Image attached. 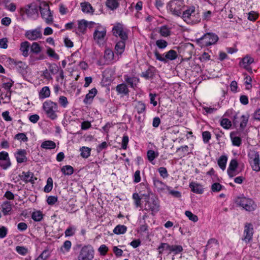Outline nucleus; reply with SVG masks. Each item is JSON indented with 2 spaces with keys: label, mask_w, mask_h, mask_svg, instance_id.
Instances as JSON below:
<instances>
[{
  "label": "nucleus",
  "mask_w": 260,
  "mask_h": 260,
  "mask_svg": "<svg viewBox=\"0 0 260 260\" xmlns=\"http://www.w3.org/2000/svg\"><path fill=\"white\" fill-rule=\"evenodd\" d=\"M141 192L142 191H139L141 196L144 197V210L150 212L152 216L155 215L160 209L158 197L151 190L148 191L147 193L141 194Z\"/></svg>",
  "instance_id": "f257e3e1"
},
{
  "label": "nucleus",
  "mask_w": 260,
  "mask_h": 260,
  "mask_svg": "<svg viewBox=\"0 0 260 260\" xmlns=\"http://www.w3.org/2000/svg\"><path fill=\"white\" fill-rule=\"evenodd\" d=\"M30 54L29 60V62L32 64H34L37 61L43 60L45 58V56L43 54Z\"/></svg>",
  "instance_id": "72a5a7b5"
},
{
  "label": "nucleus",
  "mask_w": 260,
  "mask_h": 260,
  "mask_svg": "<svg viewBox=\"0 0 260 260\" xmlns=\"http://www.w3.org/2000/svg\"><path fill=\"white\" fill-rule=\"evenodd\" d=\"M151 179L153 185L156 188L158 192H163L166 189L170 190V186L160 180L156 174L152 175Z\"/></svg>",
  "instance_id": "f8f14e48"
},
{
  "label": "nucleus",
  "mask_w": 260,
  "mask_h": 260,
  "mask_svg": "<svg viewBox=\"0 0 260 260\" xmlns=\"http://www.w3.org/2000/svg\"><path fill=\"white\" fill-rule=\"evenodd\" d=\"M115 90L117 95H120L121 97L128 96L130 92L126 84L125 83L118 84L115 87Z\"/></svg>",
  "instance_id": "2eb2a0df"
},
{
  "label": "nucleus",
  "mask_w": 260,
  "mask_h": 260,
  "mask_svg": "<svg viewBox=\"0 0 260 260\" xmlns=\"http://www.w3.org/2000/svg\"><path fill=\"white\" fill-rule=\"evenodd\" d=\"M106 35V29L103 28L101 31L95 29L93 33V39L95 41L103 40L105 37Z\"/></svg>",
  "instance_id": "cd10ccee"
},
{
  "label": "nucleus",
  "mask_w": 260,
  "mask_h": 260,
  "mask_svg": "<svg viewBox=\"0 0 260 260\" xmlns=\"http://www.w3.org/2000/svg\"><path fill=\"white\" fill-rule=\"evenodd\" d=\"M27 151L25 149L17 150V163L21 164L27 161Z\"/></svg>",
  "instance_id": "393cba45"
},
{
  "label": "nucleus",
  "mask_w": 260,
  "mask_h": 260,
  "mask_svg": "<svg viewBox=\"0 0 260 260\" xmlns=\"http://www.w3.org/2000/svg\"><path fill=\"white\" fill-rule=\"evenodd\" d=\"M91 149L85 146H83L80 148L81 152L80 155L83 158H87L91 154Z\"/></svg>",
  "instance_id": "ea45409f"
},
{
  "label": "nucleus",
  "mask_w": 260,
  "mask_h": 260,
  "mask_svg": "<svg viewBox=\"0 0 260 260\" xmlns=\"http://www.w3.org/2000/svg\"><path fill=\"white\" fill-rule=\"evenodd\" d=\"M126 41L120 40L116 43L115 46V51L117 55H120L123 53L125 48Z\"/></svg>",
  "instance_id": "b1692460"
},
{
  "label": "nucleus",
  "mask_w": 260,
  "mask_h": 260,
  "mask_svg": "<svg viewBox=\"0 0 260 260\" xmlns=\"http://www.w3.org/2000/svg\"><path fill=\"white\" fill-rule=\"evenodd\" d=\"M78 30L82 34H84L86 32V28L87 27V21L82 19L78 21Z\"/></svg>",
  "instance_id": "473e14b6"
},
{
  "label": "nucleus",
  "mask_w": 260,
  "mask_h": 260,
  "mask_svg": "<svg viewBox=\"0 0 260 260\" xmlns=\"http://www.w3.org/2000/svg\"><path fill=\"white\" fill-rule=\"evenodd\" d=\"M183 250V247L180 245H172L171 247L170 253H173L176 255L180 253Z\"/></svg>",
  "instance_id": "de8ad7c7"
},
{
  "label": "nucleus",
  "mask_w": 260,
  "mask_h": 260,
  "mask_svg": "<svg viewBox=\"0 0 260 260\" xmlns=\"http://www.w3.org/2000/svg\"><path fill=\"white\" fill-rule=\"evenodd\" d=\"M156 73V69L155 67L150 66L145 72L142 73L141 76L146 80L153 79Z\"/></svg>",
  "instance_id": "f3484780"
},
{
  "label": "nucleus",
  "mask_w": 260,
  "mask_h": 260,
  "mask_svg": "<svg viewBox=\"0 0 260 260\" xmlns=\"http://www.w3.org/2000/svg\"><path fill=\"white\" fill-rule=\"evenodd\" d=\"M44 216V215L40 210H35L32 212L31 215V218L35 222L41 221Z\"/></svg>",
  "instance_id": "f704fd0d"
},
{
  "label": "nucleus",
  "mask_w": 260,
  "mask_h": 260,
  "mask_svg": "<svg viewBox=\"0 0 260 260\" xmlns=\"http://www.w3.org/2000/svg\"><path fill=\"white\" fill-rule=\"evenodd\" d=\"M220 125L224 129H229L232 126V123L229 119L225 118L221 120Z\"/></svg>",
  "instance_id": "4d7b16f0"
},
{
  "label": "nucleus",
  "mask_w": 260,
  "mask_h": 260,
  "mask_svg": "<svg viewBox=\"0 0 260 260\" xmlns=\"http://www.w3.org/2000/svg\"><path fill=\"white\" fill-rule=\"evenodd\" d=\"M58 102L63 108H66L69 104L67 98L64 96H60L59 98Z\"/></svg>",
  "instance_id": "774afa93"
},
{
  "label": "nucleus",
  "mask_w": 260,
  "mask_h": 260,
  "mask_svg": "<svg viewBox=\"0 0 260 260\" xmlns=\"http://www.w3.org/2000/svg\"><path fill=\"white\" fill-rule=\"evenodd\" d=\"M171 247V245H169L168 243L161 242L157 248V250L160 255H161L165 251L170 253Z\"/></svg>",
  "instance_id": "c85d7f7f"
},
{
  "label": "nucleus",
  "mask_w": 260,
  "mask_h": 260,
  "mask_svg": "<svg viewBox=\"0 0 260 260\" xmlns=\"http://www.w3.org/2000/svg\"><path fill=\"white\" fill-rule=\"evenodd\" d=\"M168 42L163 39H159L156 41V45L160 49H164L168 46Z\"/></svg>",
  "instance_id": "13d9d810"
},
{
  "label": "nucleus",
  "mask_w": 260,
  "mask_h": 260,
  "mask_svg": "<svg viewBox=\"0 0 260 260\" xmlns=\"http://www.w3.org/2000/svg\"><path fill=\"white\" fill-rule=\"evenodd\" d=\"M191 191L197 194H202L204 192V188L202 185L199 183L191 182L189 185Z\"/></svg>",
  "instance_id": "4be33fe9"
},
{
  "label": "nucleus",
  "mask_w": 260,
  "mask_h": 260,
  "mask_svg": "<svg viewBox=\"0 0 260 260\" xmlns=\"http://www.w3.org/2000/svg\"><path fill=\"white\" fill-rule=\"evenodd\" d=\"M235 203L247 211H252L256 207L254 201L245 197H238L235 200Z\"/></svg>",
  "instance_id": "423d86ee"
},
{
  "label": "nucleus",
  "mask_w": 260,
  "mask_h": 260,
  "mask_svg": "<svg viewBox=\"0 0 260 260\" xmlns=\"http://www.w3.org/2000/svg\"><path fill=\"white\" fill-rule=\"evenodd\" d=\"M27 66L25 63L22 61H17V72H18L22 76L26 73V69Z\"/></svg>",
  "instance_id": "c03bdc74"
},
{
  "label": "nucleus",
  "mask_w": 260,
  "mask_h": 260,
  "mask_svg": "<svg viewBox=\"0 0 260 260\" xmlns=\"http://www.w3.org/2000/svg\"><path fill=\"white\" fill-rule=\"evenodd\" d=\"M158 172L160 176L164 179L167 178L169 176L167 170L165 167H161L159 168L158 169Z\"/></svg>",
  "instance_id": "e2e57ef3"
},
{
  "label": "nucleus",
  "mask_w": 260,
  "mask_h": 260,
  "mask_svg": "<svg viewBox=\"0 0 260 260\" xmlns=\"http://www.w3.org/2000/svg\"><path fill=\"white\" fill-rule=\"evenodd\" d=\"M112 34L116 37H119L120 40L126 41L128 39L127 32L124 29L123 25L116 22L112 28Z\"/></svg>",
  "instance_id": "1a4fd4ad"
},
{
  "label": "nucleus",
  "mask_w": 260,
  "mask_h": 260,
  "mask_svg": "<svg viewBox=\"0 0 260 260\" xmlns=\"http://www.w3.org/2000/svg\"><path fill=\"white\" fill-rule=\"evenodd\" d=\"M19 13L23 20L25 19V15L27 17L35 19L39 15L38 7L34 4L28 5L24 8H21Z\"/></svg>",
  "instance_id": "20e7f679"
},
{
  "label": "nucleus",
  "mask_w": 260,
  "mask_h": 260,
  "mask_svg": "<svg viewBox=\"0 0 260 260\" xmlns=\"http://www.w3.org/2000/svg\"><path fill=\"white\" fill-rule=\"evenodd\" d=\"M154 55L157 60L165 63H167L168 60L176 59L178 56L177 52L174 50H170L167 52L165 53V57H162L156 50L154 51Z\"/></svg>",
  "instance_id": "9d476101"
},
{
  "label": "nucleus",
  "mask_w": 260,
  "mask_h": 260,
  "mask_svg": "<svg viewBox=\"0 0 260 260\" xmlns=\"http://www.w3.org/2000/svg\"><path fill=\"white\" fill-rule=\"evenodd\" d=\"M82 11L84 13H89L93 12V9L91 4L88 2H84L81 3Z\"/></svg>",
  "instance_id": "58836bf2"
},
{
  "label": "nucleus",
  "mask_w": 260,
  "mask_h": 260,
  "mask_svg": "<svg viewBox=\"0 0 260 260\" xmlns=\"http://www.w3.org/2000/svg\"><path fill=\"white\" fill-rule=\"evenodd\" d=\"M249 162L253 171H260V156L259 152L252 150L248 154Z\"/></svg>",
  "instance_id": "6e6552de"
},
{
  "label": "nucleus",
  "mask_w": 260,
  "mask_h": 260,
  "mask_svg": "<svg viewBox=\"0 0 260 260\" xmlns=\"http://www.w3.org/2000/svg\"><path fill=\"white\" fill-rule=\"evenodd\" d=\"M135 109L138 114H141L145 112L146 105L142 101H138L135 106Z\"/></svg>",
  "instance_id": "a18cd8bd"
},
{
  "label": "nucleus",
  "mask_w": 260,
  "mask_h": 260,
  "mask_svg": "<svg viewBox=\"0 0 260 260\" xmlns=\"http://www.w3.org/2000/svg\"><path fill=\"white\" fill-rule=\"evenodd\" d=\"M185 215L189 218V219L193 222H197L198 221V217L193 214L191 211H186L185 212Z\"/></svg>",
  "instance_id": "0e129e2a"
},
{
  "label": "nucleus",
  "mask_w": 260,
  "mask_h": 260,
  "mask_svg": "<svg viewBox=\"0 0 260 260\" xmlns=\"http://www.w3.org/2000/svg\"><path fill=\"white\" fill-rule=\"evenodd\" d=\"M104 57L106 61H111L114 58V53L110 49H106L104 51Z\"/></svg>",
  "instance_id": "49530a36"
},
{
  "label": "nucleus",
  "mask_w": 260,
  "mask_h": 260,
  "mask_svg": "<svg viewBox=\"0 0 260 260\" xmlns=\"http://www.w3.org/2000/svg\"><path fill=\"white\" fill-rule=\"evenodd\" d=\"M97 93L98 90L95 87L92 88L89 91L88 93L86 95L85 98L83 100V103L85 104H91L94 97L96 95Z\"/></svg>",
  "instance_id": "aec40b11"
},
{
  "label": "nucleus",
  "mask_w": 260,
  "mask_h": 260,
  "mask_svg": "<svg viewBox=\"0 0 260 260\" xmlns=\"http://www.w3.org/2000/svg\"><path fill=\"white\" fill-rule=\"evenodd\" d=\"M53 188V179L51 177H49L47 180V184L44 188L45 192L48 193L50 192Z\"/></svg>",
  "instance_id": "3c124183"
},
{
  "label": "nucleus",
  "mask_w": 260,
  "mask_h": 260,
  "mask_svg": "<svg viewBox=\"0 0 260 260\" xmlns=\"http://www.w3.org/2000/svg\"><path fill=\"white\" fill-rule=\"evenodd\" d=\"M238 166V163L237 160L236 159H232L230 162L227 170H229L231 172V171H235L237 169Z\"/></svg>",
  "instance_id": "052dcab7"
},
{
  "label": "nucleus",
  "mask_w": 260,
  "mask_h": 260,
  "mask_svg": "<svg viewBox=\"0 0 260 260\" xmlns=\"http://www.w3.org/2000/svg\"><path fill=\"white\" fill-rule=\"evenodd\" d=\"M244 235L242 240L246 243H249L252 239L253 228L251 223H247L244 226Z\"/></svg>",
  "instance_id": "4468645a"
},
{
  "label": "nucleus",
  "mask_w": 260,
  "mask_h": 260,
  "mask_svg": "<svg viewBox=\"0 0 260 260\" xmlns=\"http://www.w3.org/2000/svg\"><path fill=\"white\" fill-rule=\"evenodd\" d=\"M76 231V228L75 226H69L64 232L65 237H68L73 236L75 234Z\"/></svg>",
  "instance_id": "603ef678"
},
{
  "label": "nucleus",
  "mask_w": 260,
  "mask_h": 260,
  "mask_svg": "<svg viewBox=\"0 0 260 260\" xmlns=\"http://www.w3.org/2000/svg\"><path fill=\"white\" fill-rule=\"evenodd\" d=\"M41 29V27L39 26L34 29L27 30L25 33V36L29 40H36L38 39H41L42 37Z\"/></svg>",
  "instance_id": "ddd939ff"
},
{
  "label": "nucleus",
  "mask_w": 260,
  "mask_h": 260,
  "mask_svg": "<svg viewBox=\"0 0 260 260\" xmlns=\"http://www.w3.org/2000/svg\"><path fill=\"white\" fill-rule=\"evenodd\" d=\"M247 19L251 21H255L258 17L259 14L255 11H251L246 14Z\"/></svg>",
  "instance_id": "6e6d98bb"
},
{
  "label": "nucleus",
  "mask_w": 260,
  "mask_h": 260,
  "mask_svg": "<svg viewBox=\"0 0 260 260\" xmlns=\"http://www.w3.org/2000/svg\"><path fill=\"white\" fill-rule=\"evenodd\" d=\"M196 12V8L193 6H191L187 8L186 10L182 13V17L185 19L190 18L191 17L194 16Z\"/></svg>",
  "instance_id": "bb28decb"
},
{
  "label": "nucleus",
  "mask_w": 260,
  "mask_h": 260,
  "mask_svg": "<svg viewBox=\"0 0 260 260\" xmlns=\"http://www.w3.org/2000/svg\"><path fill=\"white\" fill-rule=\"evenodd\" d=\"M30 43L27 41H25L21 43L20 50L22 52V54L24 57H27L29 54Z\"/></svg>",
  "instance_id": "a878e982"
},
{
  "label": "nucleus",
  "mask_w": 260,
  "mask_h": 260,
  "mask_svg": "<svg viewBox=\"0 0 260 260\" xmlns=\"http://www.w3.org/2000/svg\"><path fill=\"white\" fill-rule=\"evenodd\" d=\"M47 54L49 57L53 58L55 59L58 60L59 59V55L55 53V51L53 49L50 47H49L47 50Z\"/></svg>",
  "instance_id": "680f3d73"
},
{
  "label": "nucleus",
  "mask_w": 260,
  "mask_h": 260,
  "mask_svg": "<svg viewBox=\"0 0 260 260\" xmlns=\"http://www.w3.org/2000/svg\"><path fill=\"white\" fill-rule=\"evenodd\" d=\"M189 147L187 145L182 146L177 149L176 152H181V154H179L180 157H182L188 154L189 153L188 152Z\"/></svg>",
  "instance_id": "09e8293b"
},
{
  "label": "nucleus",
  "mask_w": 260,
  "mask_h": 260,
  "mask_svg": "<svg viewBox=\"0 0 260 260\" xmlns=\"http://www.w3.org/2000/svg\"><path fill=\"white\" fill-rule=\"evenodd\" d=\"M10 159L9 154L8 152L3 151L0 152V167L4 170L7 169L10 167L11 162H7L6 164H3L1 162L2 160L7 161V159Z\"/></svg>",
  "instance_id": "6ab92c4d"
},
{
  "label": "nucleus",
  "mask_w": 260,
  "mask_h": 260,
  "mask_svg": "<svg viewBox=\"0 0 260 260\" xmlns=\"http://www.w3.org/2000/svg\"><path fill=\"white\" fill-rule=\"evenodd\" d=\"M241 119L242 121L240 123V131H243L246 126L248 120V116L243 115L241 116Z\"/></svg>",
  "instance_id": "5fc2aeb1"
},
{
  "label": "nucleus",
  "mask_w": 260,
  "mask_h": 260,
  "mask_svg": "<svg viewBox=\"0 0 260 260\" xmlns=\"http://www.w3.org/2000/svg\"><path fill=\"white\" fill-rule=\"evenodd\" d=\"M239 134L238 131H233L230 133V138L233 146L239 147L242 144V139L240 137L236 136Z\"/></svg>",
  "instance_id": "412c9836"
},
{
  "label": "nucleus",
  "mask_w": 260,
  "mask_h": 260,
  "mask_svg": "<svg viewBox=\"0 0 260 260\" xmlns=\"http://www.w3.org/2000/svg\"><path fill=\"white\" fill-rule=\"evenodd\" d=\"M182 3L180 0H173L169 2L167 6L168 10L176 16H180L182 14L181 7Z\"/></svg>",
  "instance_id": "9b49d317"
},
{
  "label": "nucleus",
  "mask_w": 260,
  "mask_h": 260,
  "mask_svg": "<svg viewBox=\"0 0 260 260\" xmlns=\"http://www.w3.org/2000/svg\"><path fill=\"white\" fill-rule=\"evenodd\" d=\"M43 109L47 117L51 120H54L57 117L56 112L57 111L58 106L56 103L50 100L46 101L43 104Z\"/></svg>",
  "instance_id": "7ed1b4c3"
},
{
  "label": "nucleus",
  "mask_w": 260,
  "mask_h": 260,
  "mask_svg": "<svg viewBox=\"0 0 260 260\" xmlns=\"http://www.w3.org/2000/svg\"><path fill=\"white\" fill-rule=\"evenodd\" d=\"M254 62V59L250 56L247 55L242 58L239 62V65L242 67H246L250 66Z\"/></svg>",
  "instance_id": "7c9ffc66"
},
{
  "label": "nucleus",
  "mask_w": 260,
  "mask_h": 260,
  "mask_svg": "<svg viewBox=\"0 0 260 260\" xmlns=\"http://www.w3.org/2000/svg\"><path fill=\"white\" fill-rule=\"evenodd\" d=\"M48 69L52 74H56L59 71V67L56 63L49 64Z\"/></svg>",
  "instance_id": "338daca9"
},
{
  "label": "nucleus",
  "mask_w": 260,
  "mask_h": 260,
  "mask_svg": "<svg viewBox=\"0 0 260 260\" xmlns=\"http://www.w3.org/2000/svg\"><path fill=\"white\" fill-rule=\"evenodd\" d=\"M39 10L41 17L45 22L47 24H51L53 22V16L48 4L45 2L41 3L39 6Z\"/></svg>",
  "instance_id": "39448f33"
},
{
  "label": "nucleus",
  "mask_w": 260,
  "mask_h": 260,
  "mask_svg": "<svg viewBox=\"0 0 260 260\" xmlns=\"http://www.w3.org/2000/svg\"><path fill=\"white\" fill-rule=\"evenodd\" d=\"M227 160L228 157L226 155H221L217 161L218 165L223 171L225 169Z\"/></svg>",
  "instance_id": "79ce46f5"
},
{
  "label": "nucleus",
  "mask_w": 260,
  "mask_h": 260,
  "mask_svg": "<svg viewBox=\"0 0 260 260\" xmlns=\"http://www.w3.org/2000/svg\"><path fill=\"white\" fill-rule=\"evenodd\" d=\"M106 6L111 10L116 9L119 4L117 0H107Z\"/></svg>",
  "instance_id": "37998d69"
},
{
  "label": "nucleus",
  "mask_w": 260,
  "mask_h": 260,
  "mask_svg": "<svg viewBox=\"0 0 260 260\" xmlns=\"http://www.w3.org/2000/svg\"><path fill=\"white\" fill-rule=\"evenodd\" d=\"M127 231V227L124 225L118 224L114 229L113 232L116 235L124 234Z\"/></svg>",
  "instance_id": "4c0bfd02"
},
{
  "label": "nucleus",
  "mask_w": 260,
  "mask_h": 260,
  "mask_svg": "<svg viewBox=\"0 0 260 260\" xmlns=\"http://www.w3.org/2000/svg\"><path fill=\"white\" fill-rule=\"evenodd\" d=\"M94 255V250L91 245L82 247L78 256V260H92Z\"/></svg>",
  "instance_id": "0eeeda50"
},
{
  "label": "nucleus",
  "mask_w": 260,
  "mask_h": 260,
  "mask_svg": "<svg viewBox=\"0 0 260 260\" xmlns=\"http://www.w3.org/2000/svg\"><path fill=\"white\" fill-rule=\"evenodd\" d=\"M50 95V90L48 86H44L39 92L40 99H44L49 97Z\"/></svg>",
  "instance_id": "2f4dec72"
},
{
  "label": "nucleus",
  "mask_w": 260,
  "mask_h": 260,
  "mask_svg": "<svg viewBox=\"0 0 260 260\" xmlns=\"http://www.w3.org/2000/svg\"><path fill=\"white\" fill-rule=\"evenodd\" d=\"M33 176L34 174L29 171L27 172H23L22 174L19 175L21 180L25 183L30 182L31 184H34V180H32Z\"/></svg>",
  "instance_id": "5701e85b"
},
{
  "label": "nucleus",
  "mask_w": 260,
  "mask_h": 260,
  "mask_svg": "<svg viewBox=\"0 0 260 260\" xmlns=\"http://www.w3.org/2000/svg\"><path fill=\"white\" fill-rule=\"evenodd\" d=\"M147 156L148 160L152 162L158 156V153L157 152H155L153 150H149L147 152Z\"/></svg>",
  "instance_id": "864d4df0"
},
{
  "label": "nucleus",
  "mask_w": 260,
  "mask_h": 260,
  "mask_svg": "<svg viewBox=\"0 0 260 260\" xmlns=\"http://www.w3.org/2000/svg\"><path fill=\"white\" fill-rule=\"evenodd\" d=\"M13 205L10 201H6L1 204V208L4 215L6 216L11 214Z\"/></svg>",
  "instance_id": "a211bd4d"
},
{
  "label": "nucleus",
  "mask_w": 260,
  "mask_h": 260,
  "mask_svg": "<svg viewBox=\"0 0 260 260\" xmlns=\"http://www.w3.org/2000/svg\"><path fill=\"white\" fill-rule=\"evenodd\" d=\"M158 32L161 37H168L171 35V28L167 25H164L159 28Z\"/></svg>",
  "instance_id": "c756f323"
},
{
  "label": "nucleus",
  "mask_w": 260,
  "mask_h": 260,
  "mask_svg": "<svg viewBox=\"0 0 260 260\" xmlns=\"http://www.w3.org/2000/svg\"><path fill=\"white\" fill-rule=\"evenodd\" d=\"M218 36L214 32H208L201 38L196 40V43L201 48H204L215 44L218 41Z\"/></svg>",
  "instance_id": "f03ea898"
},
{
  "label": "nucleus",
  "mask_w": 260,
  "mask_h": 260,
  "mask_svg": "<svg viewBox=\"0 0 260 260\" xmlns=\"http://www.w3.org/2000/svg\"><path fill=\"white\" fill-rule=\"evenodd\" d=\"M42 48L37 42H33L30 44V53L40 54Z\"/></svg>",
  "instance_id": "e433bc0d"
},
{
  "label": "nucleus",
  "mask_w": 260,
  "mask_h": 260,
  "mask_svg": "<svg viewBox=\"0 0 260 260\" xmlns=\"http://www.w3.org/2000/svg\"><path fill=\"white\" fill-rule=\"evenodd\" d=\"M41 147L45 149H53L56 147V144L53 141L46 140L42 143Z\"/></svg>",
  "instance_id": "c9c22d12"
},
{
  "label": "nucleus",
  "mask_w": 260,
  "mask_h": 260,
  "mask_svg": "<svg viewBox=\"0 0 260 260\" xmlns=\"http://www.w3.org/2000/svg\"><path fill=\"white\" fill-rule=\"evenodd\" d=\"M132 198L134 201V205L136 207L138 208L141 206V199L142 198L140 197L139 193L137 192H135L133 194Z\"/></svg>",
  "instance_id": "8fccbe9b"
},
{
  "label": "nucleus",
  "mask_w": 260,
  "mask_h": 260,
  "mask_svg": "<svg viewBox=\"0 0 260 260\" xmlns=\"http://www.w3.org/2000/svg\"><path fill=\"white\" fill-rule=\"evenodd\" d=\"M126 84L129 85L130 87L135 89L138 83L140 82L139 78L135 76H129L128 75H124L123 76Z\"/></svg>",
  "instance_id": "dca6fc26"
},
{
  "label": "nucleus",
  "mask_w": 260,
  "mask_h": 260,
  "mask_svg": "<svg viewBox=\"0 0 260 260\" xmlns=\"http://www.w3.org/2000/svg\"><path fill=\"white\" fill-rule=\"evenodd\" d=\"M203 141L204 143H208L209 142L211 138V135L210 132L205 131L202 133Z\"/></svg>",
  "instance_id": "69168bd1"
},
{
  "label": "nucleus",
  "mask_w": 260,
  "mask_h": 260,
  "mask_svg": "<svg viewBox=\"0 0 260 260\" xmlns=\"http://www.w3.org/2000/svg\"><path fill=\"white\" fill-rule=\"evenodd\" d=\"M74 168L70 165H66L61 168V172L64 175L70 176L74 173Z\"/></svg>",
  "instance_id": "a19ab883"
},
{
  "label": "nucleus",
  "mask_w": 260,
  "mask_h": 260,
  "mask_svg": "<svg viewBox=\"0 0 260 260\" xmlns=\"http://www.w3.org/2000/svg\"><path fill=\"white\" fill-rule=\"evenodd\" d=\"M212 244H215L216 245H219V243H218V240H216L215 238H211V239H210L208 241L207 244L206 246H205V250H204V252H206L207 250H208V249L212 247L211 246V245H212Z\"/></svg>",
  "instance_id": "bf43d9fd"
}]
</instances>
